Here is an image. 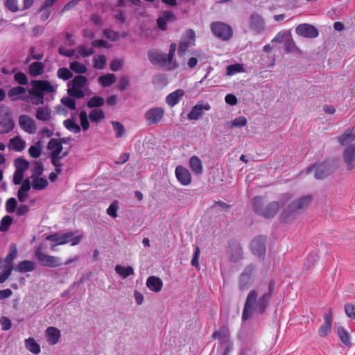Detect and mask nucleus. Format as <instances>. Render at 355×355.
<instances>
[{
    "mask_svg": "<svg viewBox=\"0 0 355 355\" xmlns=\"http://www.w3.org/2000/svg\"><path fill=\"white\" fill-rule=\"evenodd\" d=\"M274 290V283L261 284L251 290L246 298L242 314L243 320H248L254 314L261 315L268 308Z\"/></svg>",
    "mask_w": 355,
    "mask_h": 355,
    "instance_id": "f257e3e1",
    "label": "nucleus"
},
{
    "mask_svg": "<svg viewBox=\"0 0 355 355\" xmlns=\"http://www.w3.org/2000/svg\"><path fill=\"white\" fill-rule=\"evenodd\" d=\"M56 91V87L51 85L49 81L45 80H35L31 82V87L28 94L31 96V103L33 105H43L44 97L52 94Z\"/></svg>",
    "mask_w": 355,
    "mask_h": 355,
    "instance_id": "f03ea898",
    "label": "nucleus"
},
{
    "mask_svg": "<svg viewBox=\"0 0 355 355\" xmlns=\"http://www.w3.org/2000/svg\"><path fill=\"white\" fill-rule=\"evenodd\" d=\"M176 48V44L171 43L168 55L157 50H150L148 53V59L153 64H158L162 66L171 64Z\"/></svg>",
    "mask_w": 355,
    "mask_h": 355,
    "instance_id": "7ed1b4c3",
    "label": "nucleus"
},
{
    "mask_svg": "<svg viewBox=\"0 0 355 355\" xmlns=\"http://www.w3.org/2000/svg\"><path fill=\"white\" fill-rule=\"evenodd\" d=\"M262 205L263 198L261 197L257 196L252 199V206L254 212L266 218L273 217L279 209L277 202H272L268 204L264 209H262Z\"/></svg>",
    "mask_w": 355,
    "mask_h": 355,
    "instance_id": "20e7f679",
    "label": "nucleus"
},
{
    "mask_svg": "<svg viewBox=\"0 0 355 355\" xmlns=\"http://www.w3.org/2000/svg\"><path fill=\"white\" fill-rule=\"evenodd\" d=\"M87 84V78L83 76H77L68 83L67 92L71 96L78 98H83L85 95V89Z\"/></svg>",
    "mask_w": 355,
    "mask_h": 355,
    "instance_id": "39448f33",
    "label": "nucleus"
},
{
    "mask_svg": "<svg viewBox=\"0 0 355 355\" xmlns=\"http://www.w3.org/2000/svg\"><path fill=\"white\" fill-rule=\"evenodd\" d=\"M46 239L53 243L55 245H63L71 242V245H77L80 241V236H73V232H68L61 234H54L49 235Z\"/></svg>",
    "mask_w": 355,
    "mask_h": 355,
    "instance_id": "423d86ee",
    "label": "nucleus"
},
{
    "mask_svg": "<svg viewBox=\"0 0 355 355\" xmlns=\"http://www.w3.org/2000/svg\"><path fill=\"white\" fill-rule=\"evenodd\" d=\"M35 256L40 264L43 266L54 268L62 265L60 258L55 256L45 254L42 252V249L41 247H39L36 250Z\"/></svg>",
    "mask_w": 355,
    "mask_h": 355,
    "instance_id": "0eeeda50",
    "label": "nucleus"
},
{
    "mask_svg": "<svg viewBox=\"0 0 355 355\" xmlns=\"http://www.w3.org/2000/svg\"><path fill=\"white\" fill-rule=\"evenodd\" d=\"M211 30L216 37L223 40H227L232 35V28L223 22H213L211 24Z\"/></svg>",
    "mask_w": 355,
    "mask_h": 355,
    "instance_id": "6e6552de",
    "label": "nucleus"
},
{
    "mask_svg": "<svg viewBox=\"0 0 355 355\" xmlns=\"http://www.w3.org/2000/svg\"><path fill=\"white\" fill-rule=\"evenodd\" d=\"M17 253V249L16 245L12 244L9 248V253L5 259V261L7 264L4 266L3 269L1 270V283L5 282L10 275L12 270L11 263L15 258Z\"/></svg>",
    "mask_w": 355,
    "mask_h": 355,
    "instance_id": "1a4fd4ad",
    "label": "nucleus"
},
{
    "mask_svg": "<svg viewBox=\"0 0 355 355\" xmlns=\"http://www.w3.org/2000/svg\"><path fill=\"white\" fill-rule=\"evenodd\" d=\"M165 111L162 107H152L146 111L144 117L148 125L158 123L163 119Z\"/></svg>",
    "mask_w": 355,
    "mask_h": 355,
    "instance_id": "9d476101",
    "label": "nucleus"
},
{
    "mask_svg": "<svg viewBox=\"0 0 355 355\" xmlns=\"http://www.w3.org/2000/svg\"><path fill=\"white\" fill-rule=\"evenodd\" d=\"M249 26L254 34L259 35L264 31L265 21L261 15L254 12L249 17Z\"/></svg>",
    "mask_w": 355,
    "mask_h": 355,
    "instance_id": "9b49d317",
    "label": "nucleus"
},
{
    "mask_svg": "<svg viewBox=\"0 0 355 355\" xmlns=\"http://www.w3.org/2000/svg\"><path fill=\"white\" fill-rule=\"evenodd\" d=\"M195 40V32L191 29L187 30L181 38L178 48V54L183 55L187 51V49L190 46L194 44Z\"/></svg>",
    "mask_w": 355,
    "mask_h": 355,
    "instance_id": "f8f14e48",
    "label": "nucleus"
},
{
    "mask_svg": "<svg viewBox=\"0 0 355 355\" xmlns=\"http://www.w3.org/2000/svg\"><path fill=\"white\" fill-rule=\"evenodd\" d=\"M19 125L26 132L33 135L37 131L35 121L27 114H21L19 117Z\"/></svg>",
    "mask_w": 355,
    "mask_h": 355,
    "instance_id": "ddd939ff",
    "label": "nucleus"
},
{
    "mask_svg": "<svg viewBox=\"0 0 355 355\" xmlns=\"http://www.w3.org/2000/svg\"><path fill=\"white\" fill-rule=\"evenodd\" d=\"M313 171L315 178L318 180L324 178L330 173V168L327 163L311 166L306 168V173L309 174Z\"/></svg>",
    "mask_w": 355,
    "mask_h": 355,
    "instance_id": "4468645a",
    "label": "nucleus"
},
{
    "mask_svg": "<svg viewBox=\"0 0 355 355\" xmlns=\"http://www.w3.org/2000/svg\"><path fill=\"white\" fill-rule=\"evenodd\" d=\"M296 33L300 36L309 38H315L318 36V29L312 25L302 24L297 26Z\"/></svg>",
    "mask_w": 355,
    "mask_h": 355,
    "instance_id": "2eb2a0df",
    "label": "nucleus"
},
{
    "mask_svg": "<svg viewBox=\"0 0 355 355\" xmlns=\"http://www.w3.org/2000/svg\"><path fill=\"white\" fill-rule=\"evenodd\" d=\"M210 109L211 106L208 103L200 101L192 107L191 112L187 114V118L191 121L198 120L202 116L204 110L208 111Z\"/></svg>",
    "mask_w": 355,
    "mask_h": 355,
    "instance_id": "dca6fc26",
    "label": "nucleus"
},
{
    "mask_svg": "<svg viewBox=\"0 0 355 355\" xmlns=\"http://www.w3.org/2000/svg\"><path fill=\"white\" fill-rule=\"evenodd\" d=\"M250 248L254 255L262 258L266 252L264 238L262 236H258L254 239L251 242Z\"/></svg>",
    "mask_w": 355,
    "mask_h": 355,
    "instance_id": "f3484780",
    "label": "nucleus"
},
{
    "mask_svg": "<svg viewBox=\"0 0 355 355\" xmlns=\"http://www.w3.org/2000/svg\"><path fill=\"white\" fill-rule=\"evenodd\" d=\"M175 175L178 182L184 186L191 182V175L187 168L182 166H178L175 170Z\"/></svg>",
    "mask_w": 355,
    "mask_h": 355,
    "instance_id": "a211bd4d",
    "label": "nucleus"
},
{
    "mask_svg": "<svg viewBox=\"0 0 355 355\" xmlns=\"http://www.w3.org/2000/svg\"><path fill=\"white\" fill-rule=\"evenodd\" d=\"M44 337L49 345L58 344L60 340V331L54 327H49L44 331Z\"/></svg>",
    "mask_w": 355,
    "mask_h": 355,
    "instance_id": "6ab92c4d",
    "label": "nucleus"
},
{
    "mask_svg": "<svg viewBox=\"0 0 355 355\" xmlns=\"http://www.w3.org/2000/svg\"><path fill=\"white\" fill-rule=\"evenodd\" d=\"M343 159L347 168L352 170L355 166V145L352 144L347 146L343 152Z\"/></svg>",
    "mask_w": 355,
    "mask_h": 355,
    "instance_id": "aec40b11",
    "label": "nucleus"
},
{
    "mask_svg": "<svg viewBox=\"0 0 355 355\" xmlns=\"http://www.w3.org/2000/svg\"><path fill=\"white\" fill-rule=\"evenodd\" d=\"M253 270V266H249L242 272L239 280L240 288L241 289L248 288V286L252 283Z\"/></svg>",
    "mask_w": 355,
    "mask_h": 355,
    "instance_id": "412c9836",
    "label": "nucleus"
},
{
    "mask_svg": "<svg viewBox=\"0 0 355 355\" xmlns=\"http://www.w3.org/2000/svg\"><path fill=\"white\" fill-rule=\"evenodd\" d=\"M332 327V312L331 310L324 315V324L318 329V334L320 337H325L328 335Z\"/></svg>",
    "mask_w": 355,
    "mask_h": 355,
    "instance_id": "4be33fe9",
    "label": "nucleus"
},
{
    "mask_svg": "<svg viewBox=\"0 0 355 355\" xmlns=\"http://www.w3.org/2000/svg\"><path fill=\"white\" fill-rule=\"evenodd\" d=\"M185 92L183 89H178L170 93L166 97V103L169 107H174L177 105L181 98L184 96Z\"/></svg>",
    "mask_w": 355,
    "mask_h": 355,
    "instance_id": "5701e85b",
    "label": "nucleus"
},
{
    "mask_svg": "<svg viewBox=\"0 0 355 355\" xmlns=\"http://www.w3.org/2000/svg\"><path fill=\"white\" fill-rule=\"evenodd\" d=\"M312 198L311 196H306L298 199L293 202L290 206L289 209L294 211H300L304 208L306 207L311 202Z\"/></svg>",
    "mask_w": 355,
    "mask_h": 355,
    "instance_id": "b1692460",
    "label": "nucleus"
},
{
    "mask_svg": "<svg viewBox=\"0 0 355 355\" xmlns=\"http://www.w3.org/2000/svg\"><path fill=\"white\" fill-rule=\"evenodd\" d=\"M35 117L37 120L46 123L51 119V110L47 106L39 107L36 109Z\"/></svg>",
    "mask_w": 355,
    "mask_h": 355,
    "instance_id": "393cba45",
    "label": "nucleus"
},
{
    "mask_svg": "<svg viewBox=\"0 0 355 355\" xmlns=\"http://www.w3.org/2000/svg\"><path fill=\"white\" fill-rule=\"evenodd\" d=\"M25 348L31 353L37 355L41 352L40 344L33 337L24 340Z\"/></svg>",
    "mask_w": 355,
    "mask_h": 355,
    "instance_id": "a878e982",
    "label": "nucleus"
},
{
    "mask_svg": "<svg viewBox=\"0 0 355 355\" xmlns=\"http://www.w3.org/2000/svg\"><path fill=\"white\" fill-rule=\"evenodd\" d=\"M36 268V263L34 261L24 260L18 263L15 270L20 272H32Z\"/></svg>",
    "mask_w": 355,
    "mask_h": 355,
    "instance_id": "bb28decb",
    "label": "nucleus"
},
{
    "mask_svg": "<svg viewBox=\"0 0 355 355\" xmlns=\"http://www.w3.org/2000/svg\"><path fill=\"white\" fill-rule=\"evenodd\" d=\"M146 286L151 291L159 292L163 286V283L159 278L151 276L148 278Z\"/></svg>",
    "mask_w": 355,
    "mask_h": 355,
    "instance_id": "cd10ccee",
    "label": "nucleus"
},
{
    "mask_svg": "<svg viewBox=\"0 0 355 355\" xmlns=\"http://www.w3.org/2000/svg\"><path fill=\"white\" fill-rule=\"evenodd\" d=\"M355 140V128L347 130L339 138L338 141L340 145L345 146Z\"/></svg>",
    "mask_w": 355,
    "mask_h": 355,
    "instance_id": "c85d7f7f",
    "label": "nucleus"
},
{
    "mask_svg": "<svg viewBox=\"0 0 355 355\" xmlns=\"http://www.w3.org/2000/svg\"><path fill=\"white\" fill-rule=\"evenodd\" d=\"M44 71V64L40 62H34L31 63L28 67V73L33 77L42 75Z\"/></svg>",
    "mask_w": 355,
    "mask_h": 355,
    "instance_id": "c756f323",
    "label": "nucleus"
},
{
    "mask_svg": "<svg viewBox=\"0 0 355 355\" xmlns=\"http://www.w3.org/2000/svg\"><path fill=\"white\" fill-rule=\"evenodd\" d=\"M189 166L192 171L198 175L202 173V164L197 156H192L189 160Z\"/></svg>",
    "mask_w": 355,
    "mask_h": 355,
    "instance_id": "7c9ffc66",
    "label": "nucleus"
},
{
    "mask_svg": "<svg viewBox=\"0 0 355 355\" xmlns=\"http://www.w3.org/2000/svg\"><path fill=\"white\" fill-rule=\"evenodd\" d=\"M88 116L93 123H99L105 118V112L101 109H93Z\"/></svg>",
    "mask_w": 355,
    "mask_h": 355,
    "instance_id": "2f4dec72",
    "label": "nucleus"
},
{
    "mask_svg": "<svg viewBox=\"0 0 355 355\" xmlns=\"http://www.w3.org/2000/svg\"><path fill=\"white\" fill-rule=\"evenodd\" d=\"M116 80V76L113 73L101 76L98 79L99 84L104 87H110L115 83Z\"/></svg>",
    "mask_w": 355,
    "mask_h": 355,
    "instance_id": "473e14b6",
    "label": "nucleus"
},
{
    "mask_svg": "<svg viewBox=\"0 0 355 355\" xmlns=\"http://www.w3.org/2000/svg\"><path fill=\"white\" fill-rule=\"evenodd\" d=\"M26 92V88L21 86H17L11 88L8 92V96L12 100L15 101L21 98V95L24 94Z\"/></svg>",
    "mask_w": 355,
    "mask_h": 355,
    "instance_id": "72a5a7b5",
    "label": "nucleus"
},
{
    "mask_svg": "<svg viewBox=\"0 0 355 355\" xmlns=\"http://www.w3.org/2000/svg\"><path fill=\"white\" fill-rule=\"evenodd\" d=\"M48 148L51 150V155H60L62 150V146L57 139H51L48 144Z\"/></svg>",
    "mask_w": 355,
    "mask_h": 355,
    "instance_id": "f704fd0d",
    "label": "nucleus"
},
{
    "mask_svg": "<svg viewBox=\"0 0 355 355\" xmlns=\"http://www.w3.org/2000/svg\"><path fill=\"white\" fill-rule=\"evenodd\" d=\"M115 272L119 275L123 279L127 278L128 276L134 274V270L131 266H123L116 265L115 266Z\"/></svg>",
    "mask_w": 355,
    "mask_h": 355,
    "instance_id": "c9c22d12",
    "label": "nucleus"
},
{
    "mask_svg": "<svg viewBox=\"0 0 355 355\" xmlns=\"http://www.w3.org/2000/svg\"><path fill=\"white\" fill-rule=\"evenodd\" d=\"M25 141L19 137H15L10 140V148L16 151H21L25 148Z\"/></svg>",
    "mask_w": 355,
    "mask_h": 355,
    "instance_id": "e433bc0d",
    "label": "nucleus"
},
{
    "mask_svg": "<svg viewBox=\"0 0 355 355\" xmlns=\"http://www.w3.org/2000/svg\"><path fill=\"white\" fill-rule=\"evenodd\" d=\"M49 184L47 180L44 178H33L31 186L35 190H42Z\"/></svg>",
    "mask_w": 355,
    "mask_h": 355,
    "instance_id": "4c0bfd02",
    "label": "nucleus"
},
{
    "mask_svg": "<svg viewBox=\"0 0 355 355\" xmlns=\"http://www.w3.org/2000/svg\"><path fill=\"white\" fill-rule=\"evenodd\" d=\"M337 334L340 340L345 345H351L349 334L344 327H338L337 328Z\"/></svg>",
    "mask_w": 355,
    "mask_h": 355,
    "instance_id": "58836bf2",
    "label": "nucleus"
},
{
    "mask_svg": "<svg viewBox=\"0 0 355 355\" xmlns=\"http://www.w3.org/2000/svg\"><path fill=\"white\" fill-rule=\"evenodd\" d=\"M64 127L73 133H79L81 130L80 126L73 119H67L64 121Z\"/></svg>",
    "mask_w": 355,
    "mask_h": 355,
    "instance_id": "ea45409f",
    "label": "nucleus"
},
{
    "mask_svg": "<svg viewBox=\"0 0 355 355\" xmlns=\"http://www.w3.org/2000/svg\"><path fill=\"white\" fill-rule=\"evenodd\" d=\"M14 128L13 120L7 116L1 119V133H6L11 131Z\"/></svg>",
    "mask_w": 355,
    "mask_h": 355,
    "instance_id": "a19ab883",
    "label": "nucleus"
},
{
    "mask_svg": "<svg viewBox=\"0 0 355 355\" xmlns=\"http://www.w3.org/2000/svg\"><path fill=\"white\" fill-rule=\"evenodd\" d=\"M111 123L112 125L113 130L115 132V136L116 138H121L125 135V129L121 123L112 121H111Z\"/></svg>",
    "mask_w": 355,
    "mask_h": 355,
    "instance_id": "79ce46f5",
    "label": "nucleus"
},
{
    "mask_svg": "<svg viewBox=\"0 0 355 355\" xmlns=\"http://www.w3.org/2000/svg\"><path fill=\"white\" fill-rule=\"evenodd\" d=\"M243 71L244 69L243 64L239 63L229 65L226 68V75L227 76H234L238 73H241Z\"/></svg>",
    "mask_w": 355,
    "mask_h": 355,
    "instance_id": "37998d69",
    "label": "nucleus"
},
{
    "mask_svg": "<svg viewBox=\"0 0 355 355\" xmlns=\"http://www.w3.org/2000/svg\"><path fill=\"white\" fill-rule=\"evenodd\" d=\"M105 103L103 98L95 96L91 98L87 103L88 107L93 108L102 106Z\"/></svg>",
    "mask_w": 355,
    "mask_h": 355,
    "instance_id": "c03bdc74",
    "label": "nucleus"
},
{
    "mask_svg": "<svg viewBox=\"0 0 355 355\" xmlns=\"http://www.w3.org/2000/svg\"><path fill=\"white\" fill-rule=\"evenodd\" d=\"M70 69L77 73H85L87 71L86 66L78 61L71 62Z\"/></svg>",
    "mask_w": 355,
    "mask_h": 355,
    "instance_id": "a18cd8bd",
    "label": "nucleus"
},
{
    "mask_svg": "<svg viewBox=\"0 0 355 355\" xmlns=\"http://www.w3.org/2000/svg\"><path fill=\"white\" fill-rule=\"evenodd\" d=\"M247 119L243 116L235 118L230 122V128H242L247 124Z\"/></svg>",
    "mask_w": 355,
    "mask_h": 355,
    "instance_id": "49530a36",
    "label": "nucleus"
},
{
    "mask_svg": "<svg viewBox=\"0 0 355 355\" xmlns=\"http://www.w3.org/2000/svg\"><path fill=\"white\" fill-rule=\"evenodd\" d=\"M106 64V58L103 55H96L94 58V67L96 69H103Z\"/></svg>",
    "mask_w": 355,
    "mask_h": 355,
    "instance_id": "de8ad7c7",
    "label": "nucleus"
},
{
    "mask_svg": "<svg viewBox=\"0 0 355 355\" xmlns=\"http://www.w3.org/2000/svg\"><path fill=\"white\" fill-rule=\"evenodd\" d=\"M15 166L17 170L24 172L28 169L29 163L27 160L23 158H17L15 161Z\"/></svg>",
    "mask_w": 355,
    "mask_h": 355,
    "instance_id": "09e8293b",
    "label": "nucleus"
},
{
    "mask_svg": "<svg viewBox=\"0 0 355 355\" xmlns=\"http://www.w3.org/2000/svg\"><path fill=\"white\" fill-rule=\"evenodd\" d=\"M79 118H80V122L81 124L80 128H82V129L84 131L87 130L89 128V120H88L89 116L87 115L86 112L85 111L80 112V113L79 114Z\"/></svg>",
    "mask_w": 355,
    "mask_h": 355,
    "instance_id": "8fccbe9b",
    "label": "nucleus"
},
{
    "mask_svg": "<svg viewBox=\"0 0 355 355\" xmlns=\"http://www.w3.org/2000/svg\"><path fill=\"white\" fill-rule=\"evenodd\" d=\"M57 76L59 78L67 80L72 77V73L67 68L62 67L58 70Z\"/></svg>",
    "mask_w": 355,
    "mask_h": 355,
    "instance_id": "3c124183",
    "label": "nucleus"
},
{
    "mask_svg": "<svg viewBox=\"0 0 355 355\" xmlns=\"http://www.w3.org/2000/svg\"><path fill=\"white\" fill-rule=\"evenodd\" d=\"M67 153H64L62 155H50V157L51 159V162L53 165L55 167V168H60L62 166V164L60 162L61 159L66 156Z\"/></svg>",
    "mask_w": 355,
    "mask_h": 355,
    "instance_id": "603ef678",
    "label": "nucleus"
},
{
    "mask_svg": "<svg viewBox=\"0 0 355 355\" xmlns=\"http://www.w3.org/2000/svg\"><path fill=\"white\" fill-rule=\"evenodd\" d=\"M43 166L40 162H35L33 166L31 168V178L40 177L43 173Z\"/></svg>",
    "mask_w": 355,
    "mask_h": 355,
    "instance_id": "864d4df0",
    "label": "nucleus"
},
{
    "mask_svg": "<svg viewBox=\"0 0 355 355\" xmlns=\"http://www.w3.org/2000/svg\"><path fill=\"white\" fill-rule=\"evenodd\" d=\"M104 36L111 41H117L119 39V33L111 29H105L103 31Z\"/></svg>",
    "mask_w": 355,
    "mask_h": 355,
    "instance_id": "5fc2aeb1",
    "label": "nucleus"
},
{
    "mask_svg": "<svg viewBox=\"0 0 355 355\" xmlns=\"http://www.w3.org/2000/svg\"><path fill=\"white\" fill-rule=\"evenodd\" d=\"M15 80L22 85H26L28 84V78L26 75L22 72H17L14 75Z\"/></svg>",
    "mask_w": 355,
    "mask_h": 355,
    "instance_id": "6e6d98bb",
    "label": "nucleus"
},
{
    "mask_svg": "<svg viewBox=\"0 0 355 355\" xmlns=\"http://www.w3.org/2000/svg\"><path fill=\"white\" fill-rule=\"evenodd\" d=\"M17 201L15 198L8 199L6 203V209L8 213H12L16 209Z\"/></svg>",
    "mask_w": 355,
    "mask_h": 355,
    "instance_id": "4d7b16f0",
    "label": "nucleus"
},
{
    "mask_svg": "<svg viewBox=\"0 0 355 355\" xmlns=\"http://www.w3.org/2000/svg\"><path fill=\"white\" fill-rule=\"evenodd\" d=\"M6 6L9 10L12 12L21 10V8H19L18 6L17 0H6Z\"/></svg>",
    "mask_w": 355,
    "mask_h": 355,
    "instance_id": "13d9d810",
    "label": "nucleus"
},
{
    "mask_svg": "<svg viewBox=\"0 0 355 355\" xmlns=\"http://www.w3.org/2000/svg\"><path fill=\"white\" fill-rule=\"evenodd\" d=\"M12 223V218L10 216H6L1 218V232H6Z\"/></svg>",
    "mask_w": 355,
    "mask_h": 355,
    "instance_id": "bf43d9fd",
    "label": "nucleus"
},
{
    "mask_svg": "<svg viewBox=\"0 0 355 355\" xmlns=\"http://www.w3.org/2000/svg\"><path fill=\"white\" fill-rule=\"evenodd\" d=\"M29 155L33 158H38L41 155L40 144L31 146L28 149Z\"/></svg>",
    "mask_w": 355,
    "mask_h": 355,
    "instance_id": "052dcab7",
    "label": "nucleus"
},
{
    "mask_svg": "<svg viewBox=\"0 0 355 355\" xmlns=\"http://www.w3.org/2000/svg\"><path fill=\"white\" fill-rule=\"evenodd\" d=\"M61 102L64 106L67 107L70 110L76 109V101L71 97H63L61 100Z\"/></svg>",
    "mask_w": 355,
    "mask_h": 355,
    "instance_id": "680f3d73",
    "label": "nucleus"
},
{
    "mask_svg": "<svg viewBox=\"0 0 355 355\" xmlns=\"http://www.w3.org/2000/svg\"><path fill=\"white\" fill-rule=\"evenodd\" d=\"M316 261H317V254H310L305 259L304 266L307 269L310 268L314 266Z\"/></svg>",
    "mask_w": 355,
    "mask_h": 355,
    "instance_id": "e2e57ef3",
    "label": "nucleus"
},
{
    "mask_svg": "<svg viewBox=\"0 0 355 355\" xmlns=\"http://www.w3.org/2000/svg\"><path fill=\"white\" fill-rule=\"evenodd\" d=\"M227 336V329L225 327L220 329L213 334V337L221 340H225Z\"/></svg>",
    "mask_w": 355,
    "mask_h": 355,
    "instance_id": "0e129e2a",
    "label": "nucleus"
},
{
    "mask_svg": "<svg viewBox=\"0 0 355 355\" xmlns=\"http://www.w3.org/2000/svg\"><path fill=\"white\" fill-rule=\"evenodd\" d=\"M117 211L118 204L117 202H114L109 206V207L107 209V213L112 218H116L117 217Z\"/></svg>",
    "mask_w": 355,
    "mask_h": 355,
    "instance_id": "69168bd1",
    "label": "nucleus"
},
{
    "mask_svg": "<svg viewBox=\"0 0 355 355\" xmlns=\"http://www.w3.org/2000/svg\"><path fill=\"white\" fill-rule=\"evenodd\" d=\"M78 51L83 57H87L94 53L92 48H87L83 45L78 46Z\"/></svg>",
    "mask_w": 355,
    "mask_h": 355,
    "instance_id": "338daca9",
    "label": "nucleus"
},
{
    "mask_svg": "<svg viewBox=\"0 0 355 355\" xmlns=\"http://www.w3.org/2000/svg\"><path fill=\"white\" fill-rule=\"evenodd\" d=\"M345 313L352 319H355V305L347 304L345 307Z\"/></svg>",
    "mask_w": 355,
    "mask_h": 355,
    "instance_id": "774afa93",
    "label": "nucleus"
}]
</instances>
